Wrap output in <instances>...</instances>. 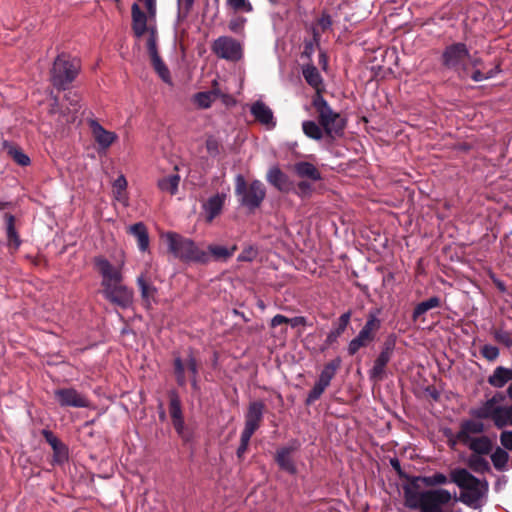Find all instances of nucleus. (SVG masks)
I'll use <instances>...</instances> for the list:
<instances>
[{"label": "nucleus", "mask_w": 512, "mask_h": 512, "mask_svg": "<svg viewBox=\"0 0 512 512\" xmlns=\"http://www.w3.org/2000/svg\"><path fill=\"white\" fill-rule=\"evenodd\" d=\"M393 354V347L390 344H385L380 354L374 361L373 367L369 371V377L371 380H382L385 374V368L389 363Z\"/></svg>", "instance_id": "obj_18"}, {"label": "nucleus", "mask_w": 512, "mask_h": 512, "mask_svg": "<svg viewBox=\"0 0 512 512\" xmlns=\"http://www.w3.org/2000/svg\"><path fill=\"white\" fill-rule=\"evenodd\" d=\"M250 112L255 120L267 129H273L276 126L273 111L263 101L254 102L250 107Z\"/></svg>", "instance_id": "obj_19"}, {"label": "nucleus", "mask_w": 512, "mask_h": 512, "mask_svg": "<svg viewBox=\"0 0 512 512\" xmlns=\"http://www.w3.org/2000/svg\"><path fill=\"white\" fill-rule=\"evenodd\" d=\"M440 305L441 299L438 296H432L429 299L418 303L412 312L413 321H417L422 315H424L429 310L439 308Z\"/></svg>", "instance_id": "obj_30"}, {"label": "nucleus", "mask_w": 512, "mask_h": 512, "mask_svg": "<svg viewBox=\"0 0 512 512\" xmlns=\"http://www.w3.org/2000/svg\"><path fill=\"white\" fill-rule=\"evenodd\" d=\"M131 13L132 29L135 36L139 38L147 31V16L136 3L132 5Z\"/></svg>", "instance_id": "obj_25"}, {"label": "nucleus", "mask_w": 512, "mask_h": 512, "mask_svg": "<svg viewBox=\"0 0 512 512\" xmlns=\"http://www.w3.org/2000/svg\"><path fill=\"white\" fill-rule=\"evenodd\" d=\"M407 483L403 485V498L415 499L416 501L435 503L440 512L443 507L452 500L451 493L442 488L423 490L422 487H437L446 485L451 479L441 472L429 476H407Z\"/></svg>", "instance_id": "obj_2"}, {"label": "nucleus", "mask_w": 512, "mask_h": 512, "mask_svg": "<svg viewBox=\"0 0 512 512\" xmlns=\"http://www.w3.org/2000/svg\"><path fill=\"white\" fill-rule=\"evenodd\" d=\"M504 400L502 393H496L492 398L488 399L481 406L471 410V415L477 419H489L492 420L496 416L497 404Z\"/></svg>", "instance_id": "obj_20"}, {"label": "nucleus", "mask_w": 512, "mask_h": 512, "mask_svg": "<svg viewBox=\"0 0 512 512\" xmlns=\"http://www.w3.org/2000/svg\"><path fill=\"white\" fill-rule=\"evenodd\" d=\"M466 60H469L470 65L472 67H477V66L481 65V63H482L481 58L472 56L471 54H470V58H467Z\"/></svg>", "instance_id": "obj_63"}, {"label": "nucleus", "mask_w": 512, "mask_h": 512, "mask_svg": "<svg viewBox=\"0 0 512 512\" xmlns=\"http://www.w3.org/2000/svg\"><path fill=\"white\" fill-rule=\"evenodd\" d=\"M140 291L142 304L146 309H150L157 303L158 289L152 280L144 273L140 274L136 280Z\"/></svg>", "instance_id": "obj_15"}, {"label": "nucleus", "mask_w": 512, "mask_h": 512, "mask_svg": "<svg viewBox=\"0 0 512 512\" xmlns=\"http://www.w3.org/2000/svg\"><path fill=\"white\" fill-rule=\"evenodd\" d=\"M312 105L316 109L319 124L326 135L338 136L343 132L346 125L345 120L330 107L320 93L313 97Z\"/></svg>", "instance_id": "obj_7"}, {"label": "nucleus", "mask_w": 512, "mask_h": 512, "mask_svg": "<svg viewBox=\"0 0 512 512\" xmlns=\"http://www.w3.org/2000/svg\"><path fill=\"white\" fill-rule=\"evenodd\" d=\"M94 264L101 276L102 296L117 307L130 308L134 301V291L123 283L121 267L113 265L104 257H96Z\"/></svg>", "instance_id": "obj_1"}, {"label": "nucleus", "mask_w": 512, "mask_h": 512, "mask_svg": "<svg viewBox=\"0 0 512 512\" xmlns=\"http://www.w3.org/2000/svg\"><path fill=\"white\" fill-rule=\"evenodd\" d=\"M265 405L261 401H253L249 404L245 414V425L242 432L253 435L260 427L264 416Z\"/></svg>", "instance_id": "obj_14"}, {"label": "nucleus", "mask_w": 512, "mask_h": 512, "mask_svg": "<svg viewBox=\"0 0 512 512\" xmlns=\"http://www.w3.org/2000/svg\"><path fill=\"white\" fill-rule=\"evenodd\" d=\"M494 424L498 428H503L507 425L512 426V407L511 406H498L496 409V416L493 419Z\"/></svg>", "instance_id": "obj_36"}, {"label": "nucleus", "mask_w": 512, "mask_h": 512, "mask_svg": "<svg viewBox=\"0 0 512 512\" xmlns=\"http://www.w3.org/2000/svg\"><path fill=\"white\" fill-rule=\"evenodd\" d=\"M66 100L69 102L71 106V111L76 113L80 107V97L76 93L69 92L65 95Z\"/></svg>", "instance_id": "obj_54"}, {"label": "nucleus", "mask_w": 512, "mask_h": 512, "mask_svg": "<svg viewBox=\"0 0 512 512\" xmlns=\"http://www.w3.org/2000/svg\"><path fill=\"white\" fill-rule=\"evenodd\" d=\"M172 424H173L176 432L178 433V435L181 436L182 438H184L185 437V423H184V419L178 420V421H174Z\"/></svg>", "instance_id": "obj_61"}, {"label": "nucleus", "mask_w": 512, "mask_h": 512, "mask_svg": "<svg viewBox=\"0 0 512 512\" xmlns=\"http://www.w3.org/2000/svg\"><path fill=\"white\" fill-rule=\"evenodd\" d=\"M147 50L151 59L152 66L159 77L167 84H172L170 71L161 59L157 51V38L154 30H151L147 39Z\"/></svg>", "instance_id": "obj_11"}, {"label": "nucleus", "mask_w": 512, "mask_h": 512, "mask_svg": "<svg viewBox=\"0 0 512 512\" xmlns=\"http://www.w3.org/2000/svg\"><path fill=\"white\" fill-rule=\"evenodd\" d=\"M163 237L166 240L168 251L182 262L196 264H207L210 262L209 253L192 239L176 232H167Z\"/></svg>", "instance_id": "obj_4"}, {"label": "nucleus", "mask_w": 512, "mask_h": 512, "mask_svg": "<svg viewBox=\"0 0 512 512\" xmlns=\"http://www.w3.org/2000/svg\"><path fill=\"white\" fill-rule=\"evenodd\" d=\"M451 482L461 490L458 501L473 509H481L486 504L489 490L486 480L475 477L465 468H456L451 471Z\"/></svg>", "instance_id": "obj_3"}, {"label": "nucleus", "mask_w": 512, "mask_h": 512, "mask_svg": "<svg viewBox=\"0 0 512 512\" xmlns=\"http://www.w3.org/2000/svg\"><path fill=\"white\" fill-rule=\"evenodd\" d=\"M319 26L322 28V30H327L332 25V19L330 15L324 14L318 21Z\"/></svg>", "instance_id": "obj_59"}, {"label": "nucleus", "mask_w": 512, "mask_h": 512, "mask_svg": "<svg viewBox=\"0 0 512 512\" xmlns=\"http://www.w3.org/2000/svg\"><path fill=\"white\" fill-rule=\"evenodd\" d=\"M288 323V317L282 315V314H277L275 315L271 321H270V326L272 328H275L279 325H282V324H287Z\"/></svg>", "instance_id": "obj_58"}, {"label": "nucleus", "mask_w": 512, "mask_h": 512, "mask_svg": "<svg viewBox=\"0 0 512 512\" xmlns=\"http://www.w3.org/2000/svg\"><path fill=\"white\" fill-rule=\"evenodd\" d=\"M294 450V447H281L277 450L275 457L278 466L289 474H295L297 471L296 465L291 457Z\"/></svg>", "instance_id": "obj_24"}, {"label": "nucleus", "mask_w": 512, "mask_h": 512, "mask_svg": "<svg viewBox=\"0 0 512 512\" xmlns=\"http://www.w3.org/2000/svg\"><path fill=\"white\" fill-rule=\"evenodd\" d=\"M294 171L300 178H308L312 181L322 179L320 171L310 162L300 161L294 164Z\"/></svg>", "instance_id": "obj_28"}, {"label": "nucleus", "mask_w": 512, "mask_h": 512, "mask_svg": "<svg viewBox=\"0 0 512 512\" xmlns=\"http://www.w3.org/2000/svg\"><path fill=\"white\" fill-rule=\"evenodd\" d=\"M54 396L62 407L87 408L90 405L88 398L72 387L59 388Z\"/></svg>", "instance_id": "obj_12"}, {"label": "nucleus", "mask_w": 512, "mask_h": 512, "mask_svg": "<svg viewBox=\"0 0 512 512\" xmlns=\"http://www.w3.org/2000/svg\"><path fill=\"white\" fill-rule=\"evenodd\" d=\"M468 463L475 472H486L490 469L488 461L482 455H471Z\"/></svg>", "instance_id": "obj_42"}, {"label": "nucleus", "mask_w": 512, "mask_h": 512, "mask_svg": "<svg viewBox=\"0 0 512 512\" xmlns=\"http://www.w3.org/2000/svg\"><path fill=\"white\" fill-rule=\"evenodd\" d=\"M246 19L243 17H236L229 21L228 27L230 31L234 33H239L244 27Z\"/></svg>", "instance_id": "obj_53"}, {"label": "nucleus", "mask_w": 512, "mask_h": 512, "mask_svg": "<svg viewBox=\"0 0 512 512\" xmlns=\"http://www.w3.org/2000/svg\"><path fill=\"white\" fill-rule=\"evenodd\" d=\"M500 442L505 449L512 451V431H503L500 435Z\"/></svg>", "instance_id": "obj_55"}, {"label": "nucleus", "mask_w": 512, "mask_h": 512, "mask_svg": "<svg viewBox=\"0 0 512 512\" xmlns=\"http://www.w3.org/2000/svg\"><path fill=\"white\" fill-rule=\"evenodd\" d=\"M227 5L237 12L250 13L253 11L249 0H227Z\"/></svg>", "instance_id": "obj_45"}, {"label": "nucleus", "mask_w": 512, "mask_h": 512, "mask_svg": "<svg viewBox=\"0 0 512 512\" xmlns=\"http://www.w3.org/2000/svg\"><path fill=\"white\" fill-rule=\"evenodd\" d=\"M329 387L325 382H322L319 378L315 382L313 388L309 391L307 398H306V404L310 405L317 401L321 395L324 393V391Z\"/></svg>", "instance_id": "obj_40"}, {"label": "nucleus", "mask_w": 512, "mask_h": 512, "mask_svg": "<svg viewBox=\"0 0 512 512\" xmlns=\"http://www.w3.org/2000/svg\"><path fill=\"white\" fill-rule=\"evenodd\" d=\"M509 455L508 453L501 449L497 448L492 454H491V461L494 465V467L497 470H502L505 468V466L508 463Z\"/></svg>", "instance_id": "obj_41"}, {"label": "nucleus", "mask_w": 512, "mask_h": 512, "mask_svg": "<svg viewBox=\"0 0 512 512\" xmlns=\"http://www.w3.org/2000/svg\"><path fill=\"white\" fill-rule=\"evenodd\" d=\"M379 311L370 312L364 326L356 337L348 344V354L355 355L362 347L368 346L375 340L376 333L381 327V320L378 318Z\"/></svg>", "instance_id": "obj_8"}, {"label": "nucleus", "mask_w": 512, "mask_h": 512, "mask_svg": "<svg viewBox=\"0 0 512 512\" xmlns=\"http://www.w3.org/2000/svg\"><path fill=\"white\" fill-rule=\"evenodd\" d=\"M190 382H191V386L194 390H198L199 389V385H198V381H197V376H193V377H190Z\"/></svg>", "instance_id": "obj_64"}, {"label": "nucleus", "mask_w": 512, "mask_h": 512, "mask_svg": "<svg viewBox=\"0 0 512 512\" xmlns=\"http://www.w3.org/2000/svg\"><path fill=\"white\" fill-rule=\"evenodd\" d=\"M81 69L78 58L68 54H59L51 69V82L58 90H65L76 79Z\"/></svg>", "instance_id": "obj_5"}, {"label": "nucleus", "mask_w": 512, "mask_h": 512, "mask_svg": "<svg viewBox=\"0 0 512 512\" xmlns=\"http://www.w3.org/2000/svg\"><path fill=\"white\" fill-rule=\"evenodd\" d=\"M500 72V68L499 66L497 65L495 68L493 69H490L488 72L484 73L482 72L481 70L479 69H476L472 75H471V79L475 82H481V81H484V80H487V79H491L493 77H495L498 73Z\"/></svg>", "instance_id": "obj_46"}, {"label": "nucleus", "mask_w": 512, "mask_h": 512, "mask_svg": "<svg viewBox=\"0 0 512 512\" xmlns=\"http://www.w3.org/2000/svg\"><path fill=\"white\" fill-rule=\"evenodd\" d=\"M292 328H296L298 326H305L307 324V319L303 316H296L293 318H288V323Z\"/></svg>", "instance_id": "obj_57"}, {"label": "nucleus", "mask_w": 512, "mask_h": 512, "mask_svg": "<svg viewBox=\"0 0 512 512\" xmlns=\"http://www.w3.org/2000/svg\"><path fill=\"white\" fill-rule=\"evenodd\" d=\"M44 436L46 441L50 444L52 449H56L58 446L62 445L60 440L53 435L50 431H44Z\"/></svg>", "instance_id": "obj_56"}, {"label": "nucleus", "mask_w": 512, "mask_h": 512, "mask_svg": "<svg viewBox=\"0 0 512 512\" xmlns=\"http://www.w3.org/2000/svg\"><path fill=\"white\" fill-rule=\"evenodd\" d=\"M169 413L172 419V423L174 421L182 420V408H181V400L178 393L175 390H171L169 392Z\"/></svg>", "instance_id": "obj_39"}, {"label": "nucleus", "mask_w": 512, "mask_h": 512, "mask_svg": "<svg viewBox=\"0 0 512 512\" xmlns=\"http://www.w3.org/2000/svg\"><path fill=\"white\" fill-rule=\"evenodd\" d=\"M186 371L190 377L198 376V363L191 354L185 360L180 357L174 359V374L177 384L181 387H185L187 384Z\"/></svg>", "instance_id": "obj_13"}, {"label": "nucleus", "mask_w": 512, "mask_h": 512, "mask_svg": "<svg viewBox=\"0 0 512 512\" xmlns=\"http://www.w3.org/2000/svg\"><path fill=\"white\" fill-rule=\"evenodd\" d=\"M340 336H341V334L339 332L335 331L334 329H331L330 332L327 334L325 344L327 346L332 345L333 343H335L338 340V338Z\"/></svg>", "instance_id": "obj_60"}, {"label": "nucleus", "mask_w": 512, "mask_h": 512, "mask_svg": "<svg viewBox=\"0 0 512 512\" xmlns=\"http://www.w3.org/2000/svg\"><path fill=\"white\" fill-rule=\"evenodd\" d=\"M254 258V251L252 248L244 250L239 256L238 261H252Z\"/></svg>", "instance_id": "obj_62"}, {"label": "nucleus", "mask_w": 512, "mask_h": 512, "mask_svg": "<svg viewBox=\"0 0 512 512\" xmlns=\"http://www.w3.org/2000/svg\"><path fill=\"white\" fill-rule=\"evenodd\" d=\"M68 459L67 448L64 444L53 449V463L62 464Z\"/></svg>", "instance_id": "obj_49"}, {"label": "nucleus", "mask_w": 512, "mask_h": 512, "mask_svg": "<svg viewBox=\"0 0 512 512\" xmlns=\"http://www.w3.org/2000/svg\"><path fill=\"white\" fill-rule=\"evenodd\" d=\"M484 358L489 361L495 360L499 356V349L494 345H484L481 349Z\"/></svg>", "instance_id": "obj_51"}, {"label": "nucleus", "mask_w": 512, "mask_h": 512, "mask_svg": "<svg viewBox=\"0 0 512 512\" xmlns=\"http://www.w3.org/2000/svg\"><path fill=\"white\" fill-rule=\"evenodd\" d=\"M462 444L474 452L473 455H487L492 450V442L487 436H478Z\"/></svg>", "instance_id": "obj_26"}, {"label": "nucleus", "mask_w": 512, "mask_h": 512, "mask_svg": "<svg viewBox=\"0 0 512 512\" xmlns=\"http://www.w3.org/2000/svg\"><path fill=\"white\" fill-rule=\"evenodd\" d=\"M302 130L305 136L312 140L319 141L323 138L324 130L320 124L313 120H305L302 122Z\"/></svg>", "instance_id": "obj_35"}, {"label": "nucleus", "mask_w": 512, "mask_h": 512, "mask_svg": "<svg viewBox=\"0 0 512 512\" xmlns=\"http://www.w3.org/2000/svg\"><path fill=\"white\" fill-rule=\"evenodd\" d=\"M235 195L240 206L253 212L265 199L266 188L260 180H253L248 184L244 176L238 174L235 177Z\"/></svg>", "instance_id": "obj_6"}, {"label": "nucleus", "mask_w": 512, "mask_h": 512, "mask_svg": "<svg viewBox=\"0 0 512 512\" xmlns=\"http://www.w3.org/2000/svg\"><path fill=\"white\" fill-rule=\"evenodd\" d=\"M211 48L217 57L227 61L237 62L243 56L241 43L230 36L218 37L213 41Z\"/></svg>", "instance_id": "obj_9"}, {"label": "nucleus", "mask_w": 512, "mask_h": 512, "mask_svg": "<svg viewBox=\"0 0 512 512\" xmlns=\"http://www.w3.org/2000/svg\"><path fill=\"white\" fill-rule=\"evenodd\" d=\"M179 182L180 176L175 173L160 178L157 182V186L161 191L174 195L178 191Z\"/></svg>", "instance_id": "obj_33"}, {"label": "nucleus", "mask_w": 512, "mask_h": 512, "mask_svg": "<svg viewBox=\"0 0 512 512\" xmlns=\"http://www.w3.org/2000/svg\"><path fill=\"white\" fill-rule=\"evenodd\" d=\"M302 74L304 79L310 86H312L316 90L320 89L323 80L320 72L314 65H307L303 67Z\"/></svg>", "instance_id": "obj_34"}, {"label": "nucleus", "mask_w": 512, "mask_h": 512, "mask_svg": "<svg viewBox=\"0 0 512 512\" xmlns=\"http://www.w3.org/2000/svg\"><path fill=\"white\" fill-rule=\"evenodd\" d=\"M470 58V51L465 43L456 42L446 46L442 52V65L450 70L466 69L464 61Z\"/></svg>", "instance_id": "obj_10"}, {"label": "nucleus", "mask_w": 512, "mask_h": 512, "mask_svg": "<svg viewBox=\"0 0 512 512\" xmlns=\"http://www.w3.org/2000/svg\"><path fill=\"white\" fill-rule=\"evenodd\" d=\"M6 233L8 239V245L14 249H18L21 245V240L15 229V218L11 214L5 215Z\"/></svg>", "instance_id": "obj_32"}, {"label": "nucleus", "mask_w": 512, "mask_h": 512, "mask_svg": "<svg viewBox=\"0 0 512 512\" xmlns=\"http://www.w3.org/2000/svg\"><path fill=\"white\" fill-rule=\"evenodd\" d=\"M266 180L280 192H288L292 186L289 177L277 165L268 170Z\"/></svg>", "instance_id": "obj_22"}, {"label": "nucleus", "mask_w": 512, "mask_h": 512, "mask_svg": "<svg viewBox=\"0 0 512 512\" xmlns=\"http://www.w3.org/2000/svg\"><path fill=\"white\" fill-rule=\"evenodd\" d=\"M342 360L340 357H336L326 363L319 375V379L322 382H325L327 385H330L332 379L335 377L338 369L340 368Z\"/></svg>", "instance_id": "obj_31"}, {"label": "nucleus", "mask_w": 512, "mask_h": 512, "mask_svg": "<svg viewBox=\"0 0 512 512\" xmlns=\"http://www.w3.org/2000/svg\"><path fill=\"white\" fill-rule=\"evenodd\" d=\"M509 381H512V369L503 366L496 367L488 377V383L495 388H502Z\"/></svg>", "instance_id": "obj_29"}, {"label": "nucleus", "mask_w": 512, "mask_h": 512, "mask_svg": "<svg viewBox=\"0 0 512 512\" xmlns=\"http://www.w3.org/2000/svg\"><path fill=\"white\" fill-rule=\"evenodd\" d=\"M220 92L217 89L211 91L198 92L194 95V103L203 109L209 108L215 99L219 96Z\"/></svg>", "instance_id": "obj_37"}, {"label": "nucleus", "mask_w": 512, "mask_h": 512, "mask_svg": "<svg viewBox=\"0 0 512 512\" xmlns=\"http://www.w3.org/2000/svg\"><path fill=\"white\" fill-rule=\"evenodd\" d=\"M88 125L100 150H107L118 138L115 132L106 130L95 119H90Z\"/></svg>", "instance_id": "obj_16"}, {"label": "nucleus", "mask_w": 512, "mask_h": 512, "mask_svg": "<svg viewBox=\"0 0 512 512\" xmlns=\"http://www.w3.org/2000/svg\"><path fill=\"white\" fill-rule=\"evenodd\" d=\"M236 250V246L232 248H227L221 245H209L207 248V252L210 255V261L213 260H226L230 258Z\"/></svg>", "instance_id": "obj_38"}, {"label": "nucleus", "mask_w": 512, "mask_h": 512, "mask_svg": "<svg viewBox=\"0 0 512 512\" xmlns=\"http://www.w3.org/2000/svg\"><path fill=\"white\" fill-rule=\"evenodd\" d=\"M194 3H195V0H177L178 22L186 19V17L189 15L190 11L192 10Z\"/></svg>", "instance_id": "obj_43"}, {"label": "nucleus", "mask_w": 512, "mask_h": 512, "mask_svg": "<svg viewBox=\"0 0 512 512\" xmlns=\"http://www.w3.org/2000/svg\"><path fill=\"white\" fill-rule=\"evenodd\" d=\"M312 193V185L306 181L297 184L296 194L301 198H308Z\"/></svg>", "instance_id": "obj_52"}, {"label": "nucleus", "mask_w": 512, "mask_h": 512, "mask_svg": "<svg viewBox=\"0 0 512 512\" xmlns=\"http://www.w3.org/2000/svg\"><path fill=\"white\" fill-rule=\"evenodd\" d=\"M127 188V180L124 175L118 176L113 182V189L115 193V198L118 201H122L124 199V192Z\"/></svg>", "instance_id": "obj_44"}, {"label": "nucleus", "mask_w": 512, "mask_h": 512, "mask_svg": "<svg viewBox=\"0 0 512 512\" xmlns=\"http://www.w3.org/2000/svg\"><path fill=\"white\" fill-rule=\"evenodd\" d=\"M206 150L211 157H216L220 154V142L214 136H208L205 142Z\"/></svg>", "instance_id": "obj_47"}, {"label": "nucleus", "mask_w": 512, "mask_h": 512, "mask_svg": "<svg viewBox=\"0 0 512 512\" xmlns=\"http://www.w3.org/2000/svg\"><path fill=\"white\" fill-rule=\"evenodd\" d=\"M3 149L7 152V154L16 162L18 165L22 167H26L30 165L31 160L27 154L23 152V150L16 144L4 140L2 143Z\"/></svg>", "instance_id": "obj_27"}, {"label": "nucleus", "mask_w": 512, "mask_h": 512, "mask_svg": "<svg viewBox=\"0 0 512 512\" xmlns=\"http://www.w3.org/2000/svg\"><path fill=\"white\" fill-rule=\"evenodd\" d=\"M253 435L247 434L242 432L241 438H240V445L237 448L236 455L239 459H242L244 457V454L246 453L250 439Z\"/></svg>", "instance_id": "obj_50"}, {"label": "nucleus", "mask_w": 512, "mask_h": 512, "mask_svg": "<svg viewBox=\"0 0 512 512\" xmlns=\"http://www.w3.org/2000/svg\"><path fill=\"white\" fill-rule=\"evenodd\" d=\"M352 312L347 311L340 315L337 322L335 323L334 330L339 332L341 335L346 330L347 326L349 325L350 319H351Z\"/></svg>", "instance_id": "obj_48"}, {"label": "nucleus", "mask_w": 512, "mask_h": 512, "mask_svg": "<svg viewBox=\"0 0 512 512\" xmlns=\"http://www.w3.org/2000/svg\"><path fill=\"white\" fill-rule=\"evenodd\" d=\"M485 427L481 421L468 419L460 424V429L457 432V439L459 442L464 443L470 439L475 438L474 435H479L484 431Z\"/></svg>", "instance_id": "obj_21"}, {"label": "nucleus", "mask_w": 512, "mask_h": 512, "mask_svg": "<svg viewBox=\"0 0 512 512\" xmlns=\"http://www.w3.org/2000/svg\"><path fill=\"white\" fill-rule=\"evenodd\" d=\"M227 193L222 191L210 196L202 205L207 222H212L222 211Z\"/></svg>", "instance_id": "obj_17"}, {"label": "nucleus", "mask_w": 512, "mask_h": 512, "mask_svg": "<svg viewBox=\"0 0 512 512\" xmlns=\"http://www.w3.org/2000/svg\"><path fill=\"white\" fill-rule=\"evenodd\" d=\"M127 232L137 239V246L141 252L148 251L150 239L147 227L143 222L130 225Z\"/></svg>", "instance_id": "obj_23"}]
</instances>
